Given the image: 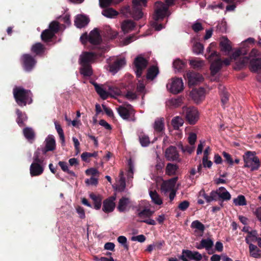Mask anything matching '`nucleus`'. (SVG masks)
Masks as SVG:
<instances>
[{
  "mask_svg": "<svg viewBox=\"0 0 261 261\" xmlns=\"http://www.w3.org/2000/svg\"><path fill=\"white\" fill-rule=\"evenodd\" d=\"M106 51L105 46L99 48V52L84 51L80 56L79 63L80 65V73L85 77H90L93 73L91 64L95 62L98 56H101Z\"/></svg>",
  "mask_w": 261,
  "mask_h": 261,
  "instance_id": "nucleus-1",
  "label": "nucleus"
},
{
  "mask_svg": "<svg viewBox=\"0 0 261 261\" xmlns=\"http://www.w3.org/2000/svg\"><path fill=\"white\" fill-rule=\"evenodd\" d=\"M147 0H132V8L129 6L123 7V12L129 13L136 20L143 17L142 7L147 6Z\"/></svg>",
  "mask_w": 261,
  "mask_h": 261,
  "instance_id": "nucleus-2",
  "label": "nucleus"
},
{
  "mask_svg": "<svg viewBox=\"0 0 261 261\" xmlns=\"http://www.w3.org/2000/svg\"><path fill=\"white\" fill-rule=\"evenodd\" d=\"M13 93L16 103L20 107L25 106L27 103L30 104L32 102V93L29 90L16 87L13 89Z\"/></svg>",
  "mask_w": 261,
  "mask_h": 261,
  "instance_id": "nucleus-3",
  "label": "nucleus"
},
{
  "mask_svg": "<svg viewBox=\"0 0 261 261\" xmlns=\"http://www.w3.org/2000/svg\"><path fill=\"white\" fill-rule=\"evenodd\" d=\"M244 165L243 168H249L251 171L257 170L260 165L259 158L255 151H247L243 155Z\"/></svg>",
  "mask_w": 261,
  "mask_h": 261,
  "instance_id": "nucleus-4",
  "label": "nucleus"
},
{
  "mask_svg": "<svg viewBox=\"0 0 261 261\" xmlns=\"http://www.w3.org/2000/svg\"><path fill=\"white\" fill-rule=\"evenodd\" d=\"M80 40L83 44H85L88 41L92 44L98 45L101 42V38L98 29L95 28L89 35L87 33L83 34L81 36Z\"/></svg>",
  "mask_w": 261,
  "mask_h": 261,
  "instance_id": "nucleus-5",
  "label": "nucleus"
},
{
  "mask_svg": "<svg viewBox=\"0 0 261 261\" xmlns=\"http://www.w3.org/2000/svg\"><path fill=\"white\" fill-rule=\"evenodd\" d=\"M220 55L217 51H214L208 56V59L212 62L210 70L213 75L216 74L222 67V60Z\"/></svg>",
  "mask_w": 261,
  "mask_h": 261,
  "instance_id": "nucleus-6",
  "label": "nucleus"
},
{
  "mask_svg": "<svg viewBox=\"0 0 261 261\" xmlns=\"http://www.w3.org/2000/svg\"><path fill=\"white\" fill-rule=\"evenodd\" d=\"M154 13L153 15V19L155 21L163 20L166 15H169L170 13L166 6L163 2L158 1L155 3Z\"/></svg>",
  "mask_w": 261,
  "mask_h": 261,
  "instance_id": "nucleus-7",
  "label": "nucleus"
},
{
  "mask_svg": "<svg viewBox=\"0 0 261 261\" xmlns=\"http://www.w3.org/2000/svg\"><path fill=\"white\" fill-rule=\"evenodd\" d=\"M120 116L124 120L134 121L135 111L132 105L128 104L126 107L120 106L117 108Z\"/></svg>",
  "mask_w": 261,
  "mask_h": 261,
  "instance_id": "nucleus-8",
  "label": "nucleus"
},
{
  "mask_svg": "<svg viewBox=\"0 0 261 261\" xmlns=\"http://www.w3.org/2000/svg\"><path fill=\"white\" fill-rule=\"evenodd\" d=\"M182 112L186 120L191 125L195 124L199 119V113L197 109L194 107H184Z\"/></svg>",
  "mask_w": 261,
  "mask_h": 261,
  "instance_id": "nucleus-9",
  "label": "nucleus"
},
{
  "mask_svg": "<svg viewBox=\"0 0 261 261\" xmlns=\"http://www.w3.org/2000/svg\"><path fill=\"white\" fill-rule=\"evenodd\" d=\"M134 64L136 68V76L141 77L143 70L146 68L148 65V61L142 56L139 55L135 58Z\"/></svg>",
  "mask_w": 261,
  "mask_h": 261,
  "instance_id": "nucleus-10",
  "label": "nucleus"
},
{
  "mask_svg": "<svg viewBox=\"0 0 261 261\" xmlns=\"http://www.w3.org/2000/svg\"><path fill=\"white\" fill-rule=\"evenodd\" d=\"M21 61L23 67L27 71H31L37 62L35 58L28 54H25L22 56Z\"/></svg>",
  "mask_w": 261,
  "mask_h": 261,
  "instance_id": "nucleus-11",
  "label": "nucleus"
},
{
  "mask_svg": "<svg viewBox=\"0 0 261 261\" xmlns=\"http://www.w3.org/2000/svg\"><path fill=\"white\" fill-rule=\"evenodd\" d=\"M167 88H169L170 91L173 94H177L184 89V83L180 78H175L170 84H167Z\"/></svg>",
  "mask_w": 261,
  "mask_h": 261,
  "instance_id": "nucleus-12",
  "label": "nucleus"
},
{
  "mask_svg": "<svg viewBox=\"0 0 261 261\" xmlns=\"http://www.w3.org/2000/svg\"><path fill=\"white\" fill-rule=\"evenodd\" d=\"M186 77L188 79L189 86L196 85L203 80V77L201 74L194 71L187 72Z\"/></svg>",
  "mask_w": 261,
  "mask_h": 261,
  "instance_id": "nucleus-13",
  "label": "nucleus"
},
{
  "mask_svg": "<svg viewBox=\"0 0 261 261\" xmlns=\"http://www.w3.org/2000/svg\"><path fill=\"white\" fill-rule=\"evenodd\" d=\"M165 158L169 161H177L179 159V155L175 146H170L165 151Z\"/></svg>",
  "mask_w": 261,
  "mask_h": 261,
  "instance_id": "nucleus-14",
  "label": "nucleus"
},
{
  "mask_svg": "<svg viewBox=\"0 0 261 261\" xmlns=\"http://www.w3.org/2000/svg\"><path fill=\"white\" fill-rule=\"evenodd\" d=\"M116 194L109 197L108 198L105 199L103 202L102 211L106 213H109L114 211L115 207V203L114 201L116 200Z\"/></svg>",
  "mask_w": 261,
  "mask_h": 261,
  "instance_id": "nucleus-15",
  "label": "nucleus"
},
{
  "mask_svg": "<svg viewBox=\"0 0 261 261\" xmlns=\"http://www.w3.org/2000/svg\"><path fill=\"white\" fill-rule=\"evenodd\" d=\"M177 180L178 177H174L163 181L161 185V189L165 192L173 190Z\"/></svg>",
  "mask_w": 261,
  "mask_h": 261,
  "instance_id": "nucleus-16",
  "label": "nucleus"
},
{
  "mask_svg": "<svg viewBox=\"0 0 261 261\" xmlns=\"http://www.w3.org/2000/svg\"><path fill=\"white\" fill-rule=\"evenodd\" d=\"M125 64L126 61L124 58L117 59L113 63L109 65L110 71L115 73Z\"/></svg>",
  "mask_w": 261,
  "mask_h": 261,
  "instance_id": "nucleus-17",
  "label": "nucleus"
},
{
  "mask_svg": "<svg viewBox=\"0 0 261 261\" xmlns=\"http://www.w3.org/2000/svg\"><path fill=\"white\" fill-rule=\"evenodd\" d=\"M205 89L202 87L193 89L191 92L192 98L197 102L202 100L204 97Z\"/></svg>",
  "mask_w": 261,
  "mask_h": 261,
  "instance_id": "nucleus-18",
  "label": "nucleus"
},
{
  "mask_svg": "<svg viewBox=\"0 0 261 261\" xmlns=\"http://www.w3.org/2000/svg\"><path fill=\"white\" fill-rule=\"evenodd\" d=\"M30 170L32 176H36L42 174L44 168L41 164L38 163H32L30 166Z\"/></svg>",
  "mask_w": 261,
  "mask_h": 261,
  "instance_id": "nucleus-19",
  "label": "nucleus"
},
{
  "mask_svg": "<svg viewBox=\"0 0 261 261\" xmlns=\"http://www.w3.org/2000/svg\"><path fill=\"white\" fill-rule=\"evenodd\" d=\"M89 21V18L85 15H79L76 16L74 20V23L77 28H82L87 25Z\"/></svg>",
  "mask_w": 261,
  "mask_h": 261,
  "instance_id": "nucleus-20",
  "label": "nucleus"
},
{
  "mask_svg": "<svg viewBox=\"0 0 261 261\" xmlns=\"http://www.w3.org/2000/svg\"><path fill=\"white\" fill-rule=\"evenodd\" d=\"M46 48L41 43L37 42L33 44L31 47V50L32 53L36 56H41L43 55Z\"/></svg>",
  "mask_w": 261,
  "mask_h": 261,
  "instance_id": "nucleus-21",
  "label": "nucleus"
},
{
  "mask_svg": "<svg viewBox=\"0 0 261 261\" xmlns=\"http://www.w3.org/2000/svg\"><path fill=\"white\" fill-rule=\"evenodd\" d=\"M230 43V41L226 37H223L219 43L221 50L229 53L232 49Z\"/></svg>",
  "mask_w": 261,
  "mask_h": 261,
  "instance_id": "nucleus-22",
  "label": "nucleus"
},
{
  "mask_svg": "<svg viewBox=\"0 0 261 261\" xmlns=\"http://www.w3.org/2000/svg\"><path fill=\"white\" fill-rule=\"evenodd\" d=\"M213 246V241L210 238H207L205 239H202L200 241V244L197 246L196 247L198 249L205 248L207 251H210Z\"/></svg>",
  "mask_w": 261,
  "mask_h": 261,
  "instance_id": "nucleus-23",
  "label": "nucleus"
},
{
  "mask_svg": "<svg viewBox=\"0 0 261 261\" xmlns=\"http://www.w3.org/2000/svg\"><path fill=\"white\" fill-rule=\"evenodd\" d=\"M250 69L253 72L261 70V58H256L251 59L250 61Z\"/></svg>",
  "mask_w": 261,
  "mask_h": 261,
  "instance_id": "nucleus-24",
  "label": "nucleus"
},
{
  "mask_svg": "<svg viewBox=\"0 0 261 261\" xmlns=\"http://www.w3.org/2000/svg\"><path fill=\"white\" fill-rule=\"evenodd\" d=\"M16 114L17 116L16 121L18 125L20 127L24 126V122L28 119L26 114L18 109L16 110Z\"/></svg>",
  "mask_w": 261,
  "mask_h": 261,
  "instance_id": "nucleus-25",
  "label": "nucleus"
},
{
  "mask_svg": "<svg viewBox=\"0 0 261 261\" xmlns=\"http://www.w3.org/2000/svg\"><path fill=\"white\" fill-rule=\"evenodd\" d=\"M135 27V23L131 20H125L121 24V29L124 33L132 31Z\"/></svg>",
  "mask_w": 261,
  "mask_h": 261,
  "instance_id": "nucleus-26",
  "label": "nucleus"
},
{
  "mask_svg": "<svg viewBox=\"0 0 261 261\" xmlns=\"http://www.w3.org/2000/svg\"><path fill=\"white\" fill-rule=\"evenodd\" d=\"M93 85L95 88V90L97 94L103 99H106L109 96V94L102 87L95 82L93 83Z\"/></svg>",
  "mask_w": 261,
  "mask_h": 261,
  "instance_id": "nucleus-27",
  "label": "nucleus"
},
{
  "mask_svg": "<svg viewBox=\"0 0 261 261\" xmlns=\"http://www.w3.org/2000/svg\"><path fill=\"white\" fill-rule=\"evenodd\" d=\"M159 70L157 66H151L148 70L146 74L147 80H153L159 74Z\"/></svg>",
  "mask_w": 261,
  "mask_h": 261,
  "instance_id": "nucleus-28",
  "label": "nucleus"
},
{
  "mask_svg": "<svg viewBox=\"0 0 261 261\" xmlns=\"http://www.w3.org/2000/svg\"><path fill=\"white\" fill-rule=\"evenodd\" d=\"M23 134L25 138L30 142H32L35 137V133L31 127H27L23 128Z\"/></svg>",
  "mask_w": 261,
  "mask_h": 261,
  "instance_id": "nucleus-29",
  "label": "nucleus"
},
{
  "mask_svg": "<svg viewBox=\"0 0 261 261\" xmlns=\"http://www.w3.org/2000/svg\"><path fill=\"white\" fill-rule=\"evenodd\" d=\"M89 196L93 201L94 208L96 210H99L101 206V196L99 195H96L93 193H90Z\"/></svg>",
  "mask_w": 261,
  "mask_h": 261,
  "instance_id": "nucleus-30",
  "label": "nucleus"
},
{
  "mask_svg": "<svg viewBox=\"0 0 261 261\" xmlns=\"http://www.w3.org/2000/svg\"><path fill=\"white\" fill-rule=\"evenodd\" d=\"M47 150L53 151L56 148V141L53 135H49L45 139V146Z\"/></svg>",
  "mask_w": 261,
  "mask_h": 261,
  "instance_id": "nucleus-31",
  "label": "nucleus"
},
{
  "mask_svg": "<svg viewBox=\"0 0 261 261\" xmlns=\"http://www.w3.org/2000/svg\"><path fill=\"white\" fill-rule=\"evenodd\" d=\"M55 35L54 33H52L50 30L46 29L41 33V38L43 42H48L51 41Z\"/></svg>",
  "mask_w": 261,
  "mask_h": 261,
  "instance_id": "nucleus-32",
  "label": "nucleus"
},
{
  "mask_svg": "<svg viewBox=\"0 0 261 261\" xmlns=\"http://www.w3.org/2000/svg\"><path fill=\"white\" fill-rule=\"evenodd\" d=\"M249 251L250 255L254 258H261V250L257 247L252 244H250L249 246Z\"/></svg>",
  "mask_w": 261,
  "mask_h": 261,
  "instance_id": "nucleus-33",
  "label": "nucleus"
},
{
  "mask_svg": "<svg viewBox=\"0 0 261 261\" xmlns=\"http://www.w3.org/2000/svg\"><path fill=\"white\" fill-rule=\"evenodd\" d=\"M178 169V166L176 164L168 163L166 167V174L168 175H174Z\"/></svg>",
  "mask_w": 261,
  "mask_h": 261,
  "instance_id": "nucleus-34",
  "label": "nucleus"
},
{
  "mask_svg": "<svg viewBox=\"0 0 261 261\" xmlns=\"http://www.w3.org/2000/svg\"><path fill=\"white\" fill-rule=\"evenodd\" d=\"M184 123V119L179 116L174 117L171 120V124L175 130L179 129V127L182 126Z\"/></svg>",
  "mask_w": 261,
  "mask_h": 261,
  "instance_id": "nucleus-35",
  "label": "nucleus"
},
{
  "mask_svg": "<svg viewBox=\"0 0 261 261\" xmlns=\"http://www.w3.org/2000/svg\"><path fill=\"white\" fill-rule=\"evenodd\" d=\"M139 140L141 145L143 147H146L150 144L149 137L143 132H140L139 135Z\"/></svg>",
  "mask_w": 261,
  "mask_h": 261,
  "instance_id": "nucleus-36",
  "label": "nucleus"
},
{
  "mask_svg": "<svg viewBox=\"0 0 261 261\" xmlns=\"http://www.w3.org/2000/svg\"><path fill=\"white\" fill-rule=\"evenodd\" d=\"M153 128L157 132H161L164 129V119L163 118H158L155 120Z\"/></svg>",
  "mask_w": 261,
  "mask_h": 261,
  "instance_id": "nucleus-37",
  "label": "nucleus"
},
{
  "mask_svg": "<svg viewBox=\"0 0 261 261\" xmlns=\"http://www.w3.org/2000/svg\"><path fill=\"white\" fill-rule=\"evenodd\" d=\"M129 199L128 198L123 197L121 198L119 201L117 208L120 212H124L127 204L129 203Z\"/></svg>",
  "mask_w": 261,
  "mask_h": 261,
  "instance_id": "nucleus-38",
  "label": "nucleus"
},
{
  "mask_svg": "<svg viewBox=\"0 0 261 261\" xmlns=\"http://www.w3.org/2000/svg\"><path fill=\"white\" fill-rule=\"evenodd\" d=\"M55 127L57 130V132H58L60 139L61 141V145L62 146H64L65 145V136L64 134V132L63 129L61 127V126L60 124L58 123L57 122L55 123Z\"/></svg>",
  "mask_w": 261,
  "mask_h": 261,
  "instance_id": "nucleus-39",
  "label": "nucleus"
},
{
  "mask_svg": "<svg viewBox=\"0 0 261 261\" xmlns=\"http://www.w3.org/2000/svg\"><path fill=\"white\" fill-rule=\"evenodd\" d=\"M149 195L152 199V201L155 204L158 205H161L162 204V200L156 191H150L149 192Z\"/></svg>",
  "mask_w": 261,
  "mask_h": 261,
  "instance_id": "nucleus-40",
  "label": "nucleus"
},
{
  "mask_svg": "<svg viewBox=\"0 0 261 261\" xmlns=\"http://www.w3.org/2000/svg\"><path fill=\"white\" fill-rule=\"evenodd\" d=\"M58 165L60 166L62 171H64V172L67 173L71 176H76V175L73 171L69 170L68 164L66 162L59 161L58 163Z\"/></svg>",
  "mask_w": 261,
  "mask_h": 261,
  "instance_id": "nucleus-41",
  "label": "nucleus"
},
{
  "mask_svg": "<svg viewBox=\"0 0 261 261\" xmlns=\"http://www.w3.org/2000/svg\"><path fill=\"white\" fill-rule=\"evenodd\" d=\"M102 14L108 18H112L118 15V13L113 8H109L103 10Z\"/></svg>",
  "mask_w": 261,
  "mask_h": 261,
  "instance_id": "nucleus-42",
  "label": "nucleus"
},
{
  "mask_svg": "<svg viewBox=\"0 0 261 261\" xmlns=\"http://www.w3.org/2000/svg\"><path fill=\"white\" fill-rule=\"evenodd\" d=\"M233 203L237 206H243L247 204L246 200L244 195H240L233 200Z\"/></svg>",
  "mask_w": 261,
  "mask_h": 261,
  "instance_id": "nucleus-43",
  "label": "nucleus"
},
{
  "mask_svg": "<svg viewBox=\"0 0 261 261\" xmlns=\"http://www.w3.org/2000/svg\"><path fill=\"white\" fill-rule=\"evenodd\" d=\"M191 227L192 228H195L201 232H203L205 230L204 225L198 220H195L191 223Z\"/></svg>",
  "mask_w": 261,
  "mask_h": 261,
  "instance_id": "nucleus-44",
  "label": "nucleus"
},
{
  "mask_svg": "<svg viewBox=\"0 0 261 261\" xmlns=\"http://www.w3.org/2000/svg\"><path fill=\"white\" fill-rule=\"evenodd\" d=\"M247 54V52L246 49L245 48H242V49H238L237 50H236L233 54H232L231 56V59H233L234 60H236L237 58H238L239 57H240L242 55L245 56Z\"/></svg>",
  "mask_w": 261,
  "mask_h": 261,
  "instance_id": "nucleus-45",
  "label": "nucleus"
},
{
  "mask_svg": "<svg viewBox=\"0 0 261 261\" xmlns=\"http://www.w3.org/2000/svg\"><path fill=\"white\" fill-rule=\"evenodd\" d=\"M98 155V152L94 151L93 153L84 152L81 154L82 160L84 162H88V159L91 157L96 158Z\"/></svg>",
  "mask_w": 261,
  "mask_h": 261,
  "instance_id": "nucleus-46",
  "label": "nucleus"
},
{
  "mask_svg": "<svg viewBox=\"0 0 261 261\" xmlns=\"http://www.w3.org/2000/svg\"><path fill=\"white\" fill-rule=\"evenodd\" d=\"M221 86L220 87V95H221V102L222 103L223 105L224 106L225 104H226L229 100V93L225 91L224 89L222 90L221 88Z\"/></svg>",
  "mask_w": 261,
  "mask_h": 261,
  "instance_id": "nucleus-47",
  "label": "nucleus"
},
{
  "mask_svg": "<svg viewBox=\"0 0 261 261\" xmlns=\"http://www.w3.org/2000/svg\"><path fill=\"white\" fill-rule=\"evenodd\" d=\"M47 30H50V31L55 35L59 30V23L57 21L51 22Z\"/></svg>",
  "mask_w": 261,
  "mask_h": 261,
  "instance_id": "nucleus-48",
  "label": "nucleus"
},
{
  "mask_svg": "<svg viewBox=\"0 0 261 261\" xmlns=\"http://www.w3.org/2000/svg\"><path fill=\"white\" fill-rule=\"evenodd\" d=\"M153 211H151L149 208H145L139 212L138 215L141 218L144 217L149 218L153 215Z\"/></svg>",
  "mask_w": 261,
  "mask_h": 261,
  "instance_id": "nucleus-49",
  "label": "nucleus"
},
{
  "mask_svg": "<svg viewBox=\"0 0 261 261\" xmlns=\"http://www.w3.org/2000/svg\"><path fill=\"white\" fill-rule=\"evenodd\" d=\"M185 63L179 59L175 60L173 63V66L174 68L176 69L178 71L183 69L185 68Z\"/></svg>",
  "mask_w": 261,
  "mask_h": 261,
  "instance_id": "nucleus-50",
  "label": "nucleus"
},
{
  "mask_svg": "<svg viewBox=\"0 0 261 261\" xmlns=\"http://www.w3.org/2000/svg\"><path fill=\"white\" fill-rule=\"evenodd\" d=\"M222 155H223V158H224V161L227 164H228L229 166H232L234 164V162H233V160L231 156V155L225 152V151H223L222 152Z\"/></svg>",
  "mask_w": 261,
  "mask_h": 261,
  "instance_id": "nucleus-51",
  "label": "nucleus"
},
{
  "mask_svg": "<svg viewBox=\"0 0 261 261\" xmlns=\"http://www.w3.org/2000/svg\"><path fill=\"white\" fill-rule=\"evenodd\" d=\"M203 46L200 42H196L193 46V52L196 54H199L203 52Z\"/></svg>",
  "mask_w": 261,
  "mask_h": 261,
  "instance_id": "nucleus-52",
  "label": "nucleus"
},
{
  "mask_svg": "<svg viewBox=\"0 0 261 261\" xmlns=\"http://www.w3.org/2000/svg\"><path fill=\"white\" fill-rule=\"evenodd\" d=\"M40 152L37 150L34 152L33 155V163H38V164H41L43 162V159L40 157Z\"/></svg>",
  "mask_w": 261,
  "mask_h": 261,
  "instance_id": "nucleus-53",
  "label": "nucleus"
},
{
  "mask_svg": "<svg viewBox=\"0 0 261 261\" xmlns=\"http://www.w3.org/2000/svg\"><path fill=\"white\" fill-rule=\"evenodd\" d=\"M190 64L195 69L200 68L203 65L202 61H197L194 60H190Z\"/></svg>",
  "mask_w": 261,
  "mask_h": 261,
  "instance_id": "nucleus-54",
  "label": "nucleus"
},
{
  "mask_svg": "<svg viewBox=\"0 0 261 261\" xmlns=\"http://www.w3.org/2000/svg\"><path fill=\"white\" fill-rule=\"evenodd\" d=\"M219 197L223 200H229L231 199V195L230 193L227 191H224L222 193L219 192Z\"/></svg>",
  "mask_w": 261,
  "mask_h": 261,
  "instance_id": "nucleus-55",
  "label": "nucleus"
},
{
  "mask_svg": "<svg viewBox=\"0 0 261 261\" xmlns=\"http://www.w3.org/2000/svg\"><path fill=\"white\" fill-rule=\"evenodd\" d=\"M118 242L121 244L125 249H128V245L127 244V239L125 237L121 236L117 238Z\"/></svg>",
  "mask_w": 261,
  "mask_h": 261,
  "instance_id": "nucleus-56",
  "label": "nucleus"
},
{
  "mask_svg": "<svg viewBox=\"0 0 261 261\" xmlns=\"http://www.w3.org/2000/svg\"><path fill=\"white\" fill-rule=\"evenodd\" d=\"M189 205V202L187 200H184L179 204L178 207L180 210L185 211L188 208Z\"/></svg>",
  "mask_w": 261,
  "mask_h": 261,
  "instance_id": "nucleus-57",
  "label": "nucleus"
},
{
  "mask_svg": "<svg viewBox=\"0 0 261 261\" xmlns=\"http://www.w3.org/2000/svg\"><path fill=\"white\" fill-rule=\"evenodd\" d=\"M102 107L106 114L109 117L113 118L114 117V115L112 110L109 108L107 107L105 105H102Z\"/></svg>",
  "mask_w": 261,
  "mask_h": 261,
  "instance_id": "nucleus-58",
  "label": "nucleus"
},
{
  "mask_svg": "<svg viewBox=\"0 0 261 261\" xmlns=\"http://www.w3.org/2000/svg\"><path fill=\"white\" fill-rule=\"evenodd\" d=\"M146 240V237L143 234H140L137 236H134L132 238L133 241H138L140 243L144 242Z\"/></svg>",
  "mask_w": 261,
  "mask_h": 261,
  "instance_id": "nucleus-59",
  "label": "nucleus"
},
{
  "mask_svg": "<svg viewBox=\"0 0 261 261\" xmlns=\"http://www.w3.org/2000/svg\"><path fill=\"white\" fill-rule=\"evenodd\" d=\"M192 28L195 32H198L203 29L202 24L200 22H196L192 26Z\"/></svg>",
  "mask_w": 261,
  "mask_h": 261,
  "instance_id": "nucleus-60",
  "label": "nucleus"
},
{
  "mask_svg": "<svg viewBox=\"0 0 261 261\" xmlns=\"http://www.w3.org/2000/svg\"><path fill=\"white\" fill-rule=\"evenodd\" d=\"M99 5L101 8H107L112 3V0H99Z\"/></svg>",
  "mask_w": 261,
  "mask_h": 261,
  "instance_id": "nucleus-61",
  "label": "nucleus"
},
{
  "mask_svg": "<svg viewBox=\"0 0 261 261\" xmlns=\"http://www.w3.org/2000/svg\"><path fill=\"white\" fill-rule=\"evenodd\" d=\"M182 253L185 254L187 258L194 259V257L193 251L188 249H183Z\"/></svg>",
  "mask_w": 261,
  "mask_h": 261,
  "instance_id": "nucleus-62",
  "label": "nucleus"
},
{
  "mask_svg": "<svg viewBox=\"0 0 261 261\" xmlns=\"http://www.w3.org/2000/svg\"><path fill=\"white\" fill-rule=\"evenodd\" d=\"M211 197L212 198V201H217L220 198L219 193L218 191H212L210 193Z\"/></svg>",
  "mask_w": 261,
  "mask_h": 261,
  "instance_id": "nucleus-63",
  "label": "nucleus"
},
{
  "mask_svg": "<svg viewBox=\"0 0 261 261\" xmlns=\"http://www.w3.org/2000/svg\"><path fill=\"white\" fill-rule=\"evenodd\" d=\"M197 139V136L195 133H191L188 137L189 143L190 145H193L195 144Z\"/></svg>",
  "mask_w": 261,
  "mask_h": 261,
  "instance_id": "nucleus-64",
  "label": "nucleus"
}]
</instances>
